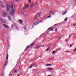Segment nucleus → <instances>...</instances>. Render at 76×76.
Masks as SVG:
<instances>
[{"instance_id":"20e7f679","label":"nucleus","mask_w":76,"mask_h":76,"mask_svg":"<svg viewBox=\"0 0 76 76\" xmlns=\"http://www.w3.org/2000/svg\"><path fill=\"white\" fill-rule=\"evenodd\" d=\"M7 12H8L9 13H10V10L9 9V5H8V4L7 5Z\"/></svg>"},{"instance_id":"2eb2a0df","label":"nucleus","mask_w":76,"mask_h":76,"mask_svg":"<svg viewBox=\"0 0 76 76\" xmlns=\"http://www.w3.org/2000/svg\"><path fill=\"white\" fill-rule=\"evenodd\" d=\"M40 47H41V46H40L39 45L38 46L36 47L35 48L36 49H37L39 48Z\"/></svg>"},{"instance_id":"09e8293b","label":"nucleus","mask_w":76,"mask_h":76,"mask_svg":"<svg viewBox=\"0 0 76 76\" xmlns=\"http://www.w3.org/2000/svg\"><path fill=\"white\" fill-rule=\"evenodd\" d=\"M66 42H67V40H66Z\"/></svg>"},{"instance_id":"5701e85b","label":"nucleus","mask_w":76,"mask_h":76,"mask_svg":"<svg viewBox=\"0 0 76 76\" xmlns=\"http://www.w3.org/2000/svg\"><path fill=\"white\" fill-rule=\"evenodd\" d=\"M34 25H37V24L36 23H34L33 24V26H34Z\"/></svg>"},{"instance_id":"72a5a7b5","label":"nucleus","mask_w":76,"mask_h":76,"mask_svg":"<svg viewBox=\"0 0 76 76\" xmlns=\"http://www.w3.org/2000/svg\"><path fill=\"white\" fill-rule=\"evenodd\" d=\"M73 51H76V47L75 48V49Z\"/></svg>"},{"instance_id":"473e14b6","label":"nucleus","mask_w":76,"mask_h":76,"mask_svg":"<svg viewBox=\"0 0 76 76\" xmlns=\"http://www.w3.org/2000/svg\"><path fill=\"white\" fill-rule=\"evenodd\" d=\"M75 25H76V23H75V24H73V25H72V26H75Z\"/></svg>"},{"instance_id":"b1692460","label":"nucleus","mask_w":76,"mask_h":76,"mask_svg":"<svg viewBox=\"0 0 76 76\" xmlns=\"http://www.w3.org/2000/svg\"><path fill=\"white\" fill-rule=\"evenodd\" d=\"M55 53H56V51H53L52 52V54H54Z\"/></svg>"},{"instance_id":"9d476101","label":"nucleus","mask_w":76,"mask_h":76,"mask_svg":"<svg viewBox=\"0 0 76 76\" xmlns=\"http://www.w3.org/2000/svg\"><path fill=\"white\" fill-rule=\"evenodd\" d=\"M0 6L2 8H4L5 7V5L3 4H1Z\"/></svg>"},{"instance_id":"dca6fc26","label":"nucleus","mask_w":76,"mask_h":76,"mask_svg":"<svg viewBox=\"0 0 76 76\" xmlns=\"http://www.w3.org/2000/svg\"><path fill=\"white\" fill-rule=\"evenodd\" d=\"M50 47H49L46 50V51H48L49 50H50Z\"/></svg>"},{"instance_id":"7c9ffc66","label":"nucleus","mask_w":76,"mask_h":76,"mask_svg":"<svg viewBox=\"0 0 76 76\" xmlns=\"http://www.w3.org/2000/svg\"><path fill=\"white\" fill-rule=\"evenodd\" d=\"M23 28L24 29H26V27H24Z\"/></svg>"},{"instance_id":"49530a36","label":"nucleus","mask_w":76,"mask_h":76,"mask_svg":"<svg viewBox=\"0 0 76 76\" xmlns=\"http://www.w3.org/2000/svg\"><path fill=\"white\" fill-rule=\"evenodd\" d=\"M13 25H12V26L11 27V28H12V27H13Z\"/></svg>"},{"instance_id":"7ed1b4c3","label":"nucleus","mask_w":76,"mask_h":76,"mask_svg":"<svg viewBox=\"0 0 76 76\" xmlns=\"http://www.w3.org/2000/svg\"><path fill=\"white\" fill-rule=\"evenodd\" d=\"M34 43H33L32 44L30 45L29 46H27L26 48V49L25 50V51H26V50H27V48H32V47L34 46Z\"/></svg>"},{"instance_id":"0eeeda50","label":"nucleus","mask_w":76,"mask_h":76,"mask_svg":"<svg viewBox=\"0 0 76 76\" xmlns=\"http://www.w3.org/2000/svg\"><path fill=\"white\" fill-rule=\"evenodd\" d=\"M7 63H8V61H6L5 62L4 64V66H3V67H4L6 65H7Z\"/></svg>"},{"instance_id":"f257e3e1","label":"nucleus","mask_w":76,"mask_h":76,"mask_svg":"<svg viewBox=\"0 0 76 76\" xmlns=\"http://www.w3.org/2000/svg\"><path fill=\"white\" fill-rule=\"evenodd\" d=\"M10 7H11L12 9L11 12L10 13V15L12 16H14L15 15V6H14L13 5L10 6Z\"/></svg>"},{"instance_id":"f03ea898","label":"nucleus","mask_w":76,"mask_h":76,"mask_svg":"<svg viewBox=\"0 0 76 76\" xmlns=\"http://www.w3.org/2000/svg\"><path fill=\"white\" fill-rule=\"evenodd\" d=\"M2 12L3 13V16L4 18H6L7 16V13L6 12H4V11H3Z\"/></svg>"},{"instance_id":"c85d7f7f","label":"nucleus","mask_w":76,"mask_h":76,"mask_svg":"<svg viewBox=\"0 0 76 76\" xmlns=\"http://www.w3.org/2000/svg\"><path fill=\"white\" fill-rule=\"evenodd\" d=\"M33 64V66H35V65H36V63H34Z\"/></svg>"},{"instance_id":"4468645a","label":"nucleus","mask_w":76,"mask_h":76,"mask_svg":"<svg viewBox=\"0 0 76 76\" xmlns=\"http://www.w3.org/2000/svg\"><path fill=\"white\" fill-rule=\"evenodd\" d=\"M9 57V55L7 54V58H6V60H8V58Z\"/></svg>"},{"instance_id":"c9c22d12","label":"nucleus","mask_w":76,"mask_h":76,"mask_svg":"<svg viewBox=\"0 0 76 76\" xmlns=\"http://www.w3.org/2000/svg\"><path fill=\"white\" fill-rule=\"evenodd\" d=\"M8 76H12V75H11V74H10Z\"/></svg>"},{"instance_id":"de8ad7c7","label":"nucleus","mask_w":76,"mask_h":76,"mask_svg":"<svg viewBox=\"0 0 76 76\" xmlns=\"http://www.w3.org/2000/svg\"><path fill=\"white\" fill-rule=\"evenodd\" d=\"M36 4H37V2H36Z\"/></svg>"},{"instance_id":"a211bd4d","label":"nucleus","mask_w":76,"mask_h":76,"mask_svg":"<svg viewBox=\"0 0 76 76\" xmlns=\"http://www.w3.org/2000/svg\"><path fill=\"white\" fill-rule=\"evenodd\" d=\"M15 28H16V29L17 30L18 29H19V28L17 26H15Z\"/></svg>"},{"instance_id":"9b49d317","label":"nucleus","mask_w":76,"mask_h":76,"mask_svg":"<svg viewBox=\"0 0 76 76\" xmlns=\"http://www.w3.org/2000/svg\"><path fill=\"white\" fill-rule=\"evenodd\" d=\"M19 20L20 21V23L21 24V25H23V22H22V20Z\"/></svg>"},{"instance_id":"cd10ccee","label":"nucleus","mask_w":76,"mask_h":76,"mask_svg":"<svg viewBox=\"0 0 76 76\" xmlns=\"http://www.w3.org/2000/svg\"><path fill=\"white\" fill-rule=\"evenodd\" d=\"M67 20V18H66L65 19H64V20L65 21H66Z\"/></svg>"},{"instance_id":"8fccbe9b","label":"nucleus","mask_w":76,"mask_h":76,"mask_svg":"<svg viewBox=\"0 0 76 76\" xmlns=\"http://www.w3.org/2000/svg\"><path fill=\"white\" fill-rule=\"evenodd\" d=\"M1 76H4V75H1Z\"/></svg>"},{"instance_id":"2f4dec72","label":"nucleus","mask_w":76,"mask_h":76,"mask_svg":"<svg viewBox=\"0 0 76 76\" xmlns=\"http://www.w3.org/2000/svg\"><path fill=\"white\" fill-rule=\"evenodd\" d=\"M36 23L37 24H38L39 23V22H36Z\"/></svg>"},{"instance_id":"6ab92c4d","label":"nucleus","mask_w":76,"mask_h":76,"mask_svg":"<svg viewBox=\"0 0 76 76\" xmlns=\"http://www.w3.org/2000/svg\"><path fill=\"white\" fill-rule=\"evenodd\" d=\"M48 69L50 70H54V69L50 68H49Z\"/></svg>"},{"instance_id":"393cba45","label":"nucleus","mask_w":76,"mask_h":76,"mask_svg":"<svg viewBox=\"0 0 76 76\" xmlns=\"http://www.w3.org/2000/svg\"><path fill=\"white\" fill-rule=\"evenodd\" d=\"M18 72V71L17 70H14V73H17Z\"/></svg>"},{"instance_id":"f8f14e48","label":"nucleus","mask_w":76,"mask_h":76,"mask_svg":"<svg viewBox=\"0 0 76 76\" xmlns=\"http://www.w3.org/2000/svg\"><path fill=\"white\" fill-rule=\"evenodd\" d=\"M0 19L1 20V23H4V20L2 19L1 18H0Z\"/></svg>"},{"instance_id":"ea45409f","label":"nucleus","mask_w":76,"mask_h":76,"mask_svg":"<svg viewBox=\"0 0 76 76\" xmlns=\"http://www.w3.org/2000/svg\"><path fill=\"white\" fill-rule=\"evenodd\" d=\"M15 1H19V0H15Z\"/></svg>"},{"instance_id":"864d4df0","label":"nucleus","mask_w":76,"mask_h":76,"mask_svg":"<svg viewBox=\"0 0 76 76\" xmlns=\"http://www.w3.org/2000/svg\"><path fill=\"white\" fill-rule=\"evenodd\" d=\"M69 37H70V35H69Z\"/></svg>"},{"instance_id":"37998d69","label":"nucleus","mask_w":76,"mask_h":76,"mask_svg":"<svg viewBox=\"0 0 76 76\" xmlns=\"http://www.w3.org/2000/svg\"><path fill=\"white\" fill-rule=\"evenodd\" d=\"M33 70H37L36 69H34Z\"/></svg>"},{"instance_id":"c03bdc74","label":"nucleus","mask_w":76,"mask_h":76,"mask_svg":"<svg viewBox=\"0 0 76 76\" xmlns=\"http://www.w3.org/2000/svg\"><path fill=\"white\" fill-rule=\"evenodd\" d=\"M66 53H69V51H66Z\"/></svg>"},{"instance_id":"5fc2aeb1","label":"nucleus","mask_w":76,"mask_h":76,"mask_svg":"<svg viewBox=\"0 0 76 76\" xmlns=\"http://www.w3.org/2000/svg\"><path fill=\"white\" fill-rule=\"evenodd\" d=\"M43 47H44V45H43Z\"/></svg>"},{"instance_id":"a878e982","label":"nucleus","mask_w":76,"mask_h":76,"mask_svg":"<svg viewBox=\"0 0 76 76\" xmlns=\"http://www.w3.org/2000/svg\"><path fill=\"white\" fill-rule=\"evenodd\" d=\"M33 6H34V4H32L31 5V7H32Z\"/></svg>"},{"instance_id":"4be33fe9","label":"nucleus","mask_w":76,"mask_h":76,"mask_svg":"<svg viewBox=\"0 0 76 76\" xmlns=\"http://www.w3.org/2000/svg\"><path fill=\"white\" fill-rule=\"evenodd\" d=\"M51 17V16H49L47 17H46V18H50Z\"/></svg>"},{"instance_id":"58836bf2","label":"nucleus","mask_w":76,"mask_h":76,"mask_svg":"<svg viewBox=\"0 0 76 76\" xmlns=\"http://www.w3.org/2000/svg\"><path fill=\"white\" fill-rule=\"evenodd\" d=\"M30 2H31V0H29L28 1V3H29Z\"/></svg>"},{"instance_id":"f3484780","label":"nucleus","mask_w":76,"mask_h":76,"mask_svg":"<svg viewBox=\"0 0 76 76\" xmlns=\"http://www.w3.org/2000/svg\"><path fill=\"white\" fill-rule=\"evenodd\" d=\"M32 66H34V64H32L30 66V68H32Z\"/></svg>"},{"instance_id":"39448f33","label":"nucleus","mask_w":76,"mask_h":76,"mask_svg":"<svg viewBox=\"0 0 76 76\" xmlns=\"http://www.w3.org/2000/svg\"><path fill=\"white\" fill-rule=\"evenodd\" d=\"M66 13H67V11L66 10H64L63 11L62 14L63 15H65Z\"/></svg>"},{"instance_id":"bb28decb","label":"nucleus","mask_w":76,"mask_h":76,"mask_svg":"<svg viewBox=\"0 0 76 76\" xmlns=\"http://www.w3.org/2000/svg\"><path fill=\"white\" fill-rule=\"evenodd\" d=\"M26 7H24L23 9H26Z\"/></svg>"},{"instance_id":"a18cd8bd","label":"nucleus","mask_w":76,"mask_h":76,"mask_svg":"<svg viewBox=\"0 0 76 76\" xmlns=\"http://www.w3.org/2000/svg\"><path fill=\"white\" fill-rule=\"evenodd\" d=\"M48 76H51V75H48Z\"/></svg>"},{"instance_id":"6e6552de","label":"nucleus","mask_w":76,"mask_h":76,"mask_svg":"<svg viewBox=\"0 0 76 76\" xmlns=\"http://www.w3.org/2000/svg\"><path fill=\"white\" fill-rule=\"evenodd\" d=\"M7 18L8 20H10V21H12V18H11V17H10V16H8L7 17Z\"/></svg>"},{"instance_id":"aec40b11","label":"nucleus","mask_w":76,"mask_h":76,"mask_svg":"<svg viewBox=\"0 0 76 76\" xmlns=\"http://www.w3.org/2000/svg\"><path fill=\"white\" fill-rule=\"evenodd\" d=\"M50 14H53V12L52 11H50Z\"/></svg>"},{"instance_id":"f704fd0d","label":"nucleus","mask_w":76,"mask_h":76,"mask_svg":"<svg viewBox=\"0 0 76 76\" xmlns=\"http://www.w3.org/2000/svg\"><path fill=\"white\" fill-rule=\"evenodd\" d=\"M57 25V24H55L53 26H56Z\"/></svg>"},{"instance_id":"4c0bfd02","label":"nucleus","mask_w":76,"mask_h":76,"mask_svg":"<svg viewBox=\"0 0 76 76\" xmlns=\"http://www.w3.org/2000/svg\"><path fill=\"white\" fill-rule=\"evenodd\" d=\"M55 31H57V28H56Z\"/></svg>"},{"instance_id":"1a4fd4ad","label":"nucleus","mask_w":76,"mask_h":76,"mask_svg":"<svg viewBox=\"0 0 76 76\" xmlns=\"http://www.w3.org/2000/svg\"><path fill=\"white\" fill-rule=\"evenodd\" d=\"M50 31H53V28H52V27H50V28H49L48 29L47 31H49L50 30Z\"/></svg>"},{"instance_id":"423d86ee","label":"nucleus","mask_w":76,"mask_h":76,"mask_svg":"<svg viewBox=\"0 0 76 76\" xmlns=\"http://www.w3.org/2000/svg\"><path fill=\"white\" fill-rule=\"evenodd\" d=\"M3 26H4V27H5V28H7V29H8V28H9V26L6 24H3Z\"/></svg>"},{"instance_id":"6e6d98bb","label":"nucleus","mask_w":76,"mask_h":76,"mask_svg":"<svg viewBox=\"0 0 76 76\" xmlns=\"http://www.w3.org/2000/svg\"><path fill=\"white\" fill-rule=\"evenodd\" d=\"M40 22H41V21H40Z\"/></svg>"},{"instance_id":"a19ab883","label":"nucleus","mask_w":76,"mask_h":76,"mask_svg":"<svg viewBox=\"0 0 76 76\" xmlns=\"http://www.w3.org/2000/svg\"><path fill=\"white\" fill-rule=\"evenodd\" d=\"M61 37H60L59 39H61Z\"/></svg>"},{"instance_id":"ddd939ff","label":"nucleus","mask_w":76,"mask_h":76,"mask_svg":"<svg viewBox=\"0 0 76 76\" xmlns=\"http://www.w3.org/2000/svg\"><path fill=\"white\" fill-rule=\"evenodd\" d=\"M51 64H46V66H51Z\"/></svg>"},{"instance_id":"c756f323","label":"nucleus","mask_w":76,"mask_h":76,"mask_svg":"<svg viewBox=\"0 0 76 76\" xmlns=\"http://www.w3.org/2000/svg\"><path fill=\"white\" fill-rule=\"evenodd\" d=\"M26 7H29V5H26Z\"/></svg>"},{"instance_id":"79ce46f5","label":"nucleus","mask_w":76,"mask_h":76,"mask_svg":"<svg viewBox=\"0 0 76 76\" xmlns=\"http://www.w3.org/2000/svg\"><path fill=\"white\" fill-rule=\"evenodd\" d=\"M70 47H72V45H70Z\"/></svg>"},{"instance_id":"603ef678","label":"nucleus","mask_w":76,"mask_h":76,"mask_svg":"<svg viewBox=\"0 0 76 76\" xmlns=\"http://www.w3.org/2000/svg\"><path fill=\"white\" fill-rule=\"evenodd\" d=\"M25 16H26V14H25Z\"/></svg>"},{"instance_id":"412c9836","label":"nucleus","mask_w":76,"mask_h":76,"mask_svg":"<svg viewBox=\"0 0 76 76\" xmlns=\"http://www.w3.org/2000/svg\"><path fill=\"white\" fill-rule=\"evenodd\" d=\"M37 15H38L39 16L41 15V13L40 12H39L37 13Z\"/></svg>"},{"instance_id":"e433bc0d","label":"nucleus","mask_w":76,"mask_h":76,"mask_svg":"<svg viewBox=\"0 0 76 76\" xmlns=\"http://www.w3.org/2000/svg\"><path fill=\"white\" fill-rule=\"evenodd\" d=\"M1 3H2V4H3V3L1 2V1H0V4H1Z\"/></svg>"},{"instance_id":"3c124183","label":"nucleus","mask_w":76,"mask_h":76,"mask_svg":"<svg viewBox=\"0 0 76 76\" xmlns=\"http://www.w3.org/2000/svg\"><path fill=\"white\" fill-rule=\"evenodd\" d=\"M17 76H19V75H18Z\"/></svg>"}]
</instances>
